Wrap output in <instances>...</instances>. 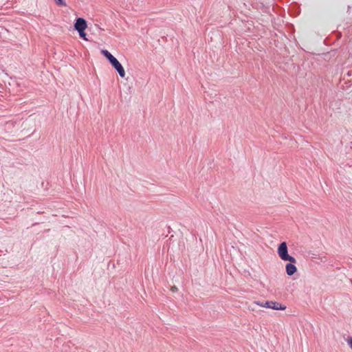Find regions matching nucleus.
Segmentation results:
<instances>
[{
    "label": "nucleus",
    "instance_id": "f257e3e1",
    "mask_svg": "<svg viewBox=\"0 0 352 352\" xmlns=\"http://www.w3.org/2000/svg\"><path fill=\"white\" fill-rule=\"evenodd\" d=\"M277 253L281 260L285 261H289L291 263H296V258L289 255L287 245L285 242H282L278 245Z\"/></svg>",
    "mask_w": 352,
    "mask_h": 352
},
{
    "label": "nucleus",
    "instance_id": "f03ea898",
    "mask_svg": "<svg viewBox=\"0 0 352 352\" xmlns=\"http://www.w3.org/2000/svg\"><path fill=\"white\" fill-rule=\"evenodd\" d=\"M265 307L269 308V309H272L274 310H285V309H286L285 305H284L280 302H276V301L265 302Z\"/></svg>",
    "mask_w": 352,
    "mask_h": 352
},
{
    "label": "nucleus",
    "instance_id": "7ed1b4c3",
    "mask_svg": "<svg viewBox=\"0 0 352 352\" xmlns=\"http://www.w3.org/2000/svg\"><path fill=\"white\" fill-rule=\"evenodd\" d=\"M87 27V21L83 18H78L74 24V28L76 31L85 30Z\"/></svg>",
    "mask_w": 352,
    "mask_h": 352
},
{
    "label": "nucleus",
    "instance_id": "20e7f679",
    "mask_svg": "<svg viewBox=\"0 0 352 352\" xmlns=\"http://www.w3.org/2000/svg\"><path fill=\"white\" fill-rule=\"evenodd\" d=\"M111 65L118 72L120 76L124 78L125 76L124 69L121 63L116 59L114 62H112Z\"/></svg>",
    "mask_w": 352,
    "mask_h": 352
},
{
    "label": "nucleus",
    "instance_id": "39448f33",
    "mask_svg": "<svg viewBox=\"0 0 352 352\" xmlns=\"http://www.w3.org/2000/svg\"><path fill=\"white\" fill-rule=\"evenodd\" d=\"M295 263H296L290 262L289 263L286 264L285 270H286V273L288 276L293 275L297 271V268L294 265Z\"/></svg>",
    "mask_w": 352,
    "mask_h": 352
},
{
    "label": "nucleus",
    "instance_id": "423d86ee",
    "mask_svg": "<svg viewBox=\"0 0 352 352\" xmlns=\"http://www.w3.org/2000/svg\"><path fill=\"white\" fill-rule=\"evenodd\" d=\"M58 6H66V3L63 0H54Z\"/></svg>",
    "mask_w": 352,
    "mask_h": 352
},
{
    "label": "nucleus",
    "instance_id": "0eeeda50",
    "mask_svg": "<svg viewBox=\"0 0 352 352\" xmlns=\"http://www.w3.org/2000/svg\"><path fill=\"white\" fill-rule=\"evenodd\" d=\"M78 34H79V36L80 37L84 38L85 40H87L86 38V34L85 32V30H80V31H78Z\"/></svg>",
    "mask_w": 352,
    "mask_h": 352
},
{
    "label": "nucleus",
    "instance_id": "6e6552de",
    "mask_svg": "<svg viewBox=\"0 0 352 352\" xmlns=\"http://www.w3.org/2000/svg\"><path fill=\"white\" fill-rule=\"evenodd\" d=\"M101 53L107 58H108V56L111 54V53L107 50H102L101 51Z\"/></svg>",
    "mask_w": 352,
    "mask_h": 352
},
{
    "label": "nucleus",
    "instance_id": "1a4fd4ad",
    "mask_svg": "<svg viewBox=\"0 0 352 352\" xmlns=\"http://www.w3.org/2000/svg\"><path fill=\"white\" fill-rule=\"evenodd\" d=\"M107 60L109 61V63L111 64L112 62H114L116 58L111 54L109 56Z\"/></svg>",
    "mask_w": 352,
    "mask_h": 352
},
{
    "label": "nucleus",
    "instance_id": "9d476101",
    "mask_svg": "<svg viewBox=\"0 0 352 352\" xmlns=\"http://www.w3.org/2000/svg\"><path fill=\"white\" fill-rule=\"evenodd\" d=\"M347 344L350 346V348L352 349V338L350 337L346 340Z\"/></svg>",
    "mask_w": 352,
    "mask_h": 352
},
{
    "label": "nucleus",
    "instance_id": "9b49d317",
    "mask_svg": "<svg viewBox=\"0 0 352 352\" xmlns=\"http://www.w3.org/2000/svg\"><path fill=\"white\" fill-rule=\"evenodd\" d=\"M255 303L258 305L259 307H265V302H255Z\"/></svg>",
    "mask_w": 352,
    "mask_h": 352
},
{
    "label": "nucleus",
    "instance_id": "f8f14e48",
    "mask_svg": "<svg viewBox=\"0 0 352 352\" xmlns=\"http://www.w3.org/2000/svg\"><path fill=\"white\" fill-rule=\"evenodd\" d=\"M171 291H172L173 292H177V288L175 286H174V287H173L171 288Z\"/></svg>",
    "mask_w": 352,
    "mask_h": 352
}]
</instances>
